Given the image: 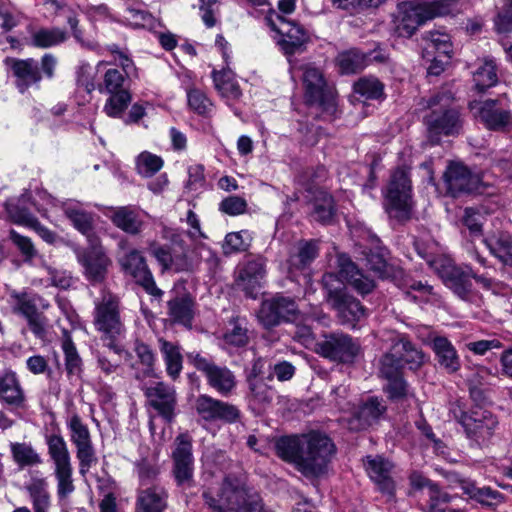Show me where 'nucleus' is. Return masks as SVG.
<instances>
[{
	"label": "nucleus",
	"instance_id": "obj_1",
	"mask_svg": "<svg viewBox=\"0 0 512 512\" xmlns=\"http://www.w3.org/2000/svg\"><path fill=\"white\" fill-rule=\"evenodd\" d=\"M275 450L278 457L295 464L305 476H318L325 471L335 453V445L326 435L312 432L280 437L275 443Z\"/></svg>",
	"mask_w": 512,
	"mask_h": 512
},
{
	"label": "nucleus",
	"instance_id": "obj_2",
	"mask_svg": "<svg viewBox=\"0 0 512 512\" xmlns=\"http://www.w3.org/2000/svg\"><path fill=\"white\" fill-rule=\"evenodd\" d=\"M93 324L95 329L101 333V340L105 342V347L108 350L118 356L129 354L122 345L117 344V341L126 333L118 296L107 293L95 302Z\"/></svg>",
	"mask_w": 512,
	"mask_h": 512
},
{
	"label": "nucleus",
	"instance_id": "obj_3",
	"mask_svg": "<svg viewBox=\"0 0 512 512\" xmlns=\"http://www.w3.org/2000/svg\"><path fill=\"white\" fill-rule=\"evenodd\" d=\"M300 70L305 103L316 108L323 119H334L338 111L335 88L327 82L323 71L314 64H303Z\"/></svg>",
	"mask_w": 512,
	"mask_h": 512
},
{
	"label": "nucleus",
	"instance_id": "obj_4",
	"mask_svg": "<svg viewBox=\"0 0 512 512\" xmlns=\"http://www.w3.org/2000/svg\"><path fill=\"white\" fill-rule=\"evenodd\" d=\"M321 283L325 291V299L336 312V317L342 325L355 328L358 323L367 318V308L346 290L336 274L325 273Z\"/></svg>",
	"mask_w": 512,
	"mask_h": 512
},
{
	"label": "nucleus",
	"instance_id": "obj_5",
	"mask_svg": "<svg viewBox=\"0 0 512 512\" xmlns=\"http://www.w3.org/2000/svg\"><path fill=\"white\" fill-rule=\"evenodd\" d=\"M450 101V95L444 93L435 95L429 101L430 112L425 115L424 123L432 145L439 144L442 136H456L462 130L461 115L456 108L449 106Z\"/></svg>",
	"mask_w": 512,
	"mask_h": 512
},
{
	"label": "nucleus",
	"instance_id": "obj_6",
	"mask_svg": "<svg viewBox=\"0 0 512 512\" xmlns=\"http://www.w3.org/2000/svg\"><path fill=\"white\" fill-rule=\"evenodd\" d=\"M45 443L53 463L57 497L59 501H64L75 491L71 455L65 439L60 433L46 434Z\"/></svg>",
	"mask_w": 512,
	"mask_h": 512
},
{
	"label": "nucleus",
	"instance_id": "obj_7",
	"mask_svg": "<svg viewBox=\"0 0 512 512\" xmlns=\"http://www.w3.org/2000/svg\"><path fill=\"white\" fill-rule=\"evenodd\" d=\"M9 304L14 314L27 321V325L35 337L41 340L45 339L47 318L44 312L50 307L48 300L33 291L13 290L9 294Z\"/></svg>",
	"mask_w": 512,
	"mask_h": 512
},
{
	"label": "nucleus",
	"instance_id": "obj_8",
	"mask_svg": "<svg viewBox=\"0 0 512 512\" xmlns=\"http://www.w3.org/2000/svg\"><path fill=\"white\" fill-rule=\"evenodd\" d=\"M412 186L408 172L397 168L390 177L384 196V208L390 218L404 222L411 218Z\"/></svg>",
	"mask_w": 512,
	"mask_h": 512
},
{
	"label": "nucleus",
	"instance_id": "obj_9",
	"mask_svg": "<svg viewBox=\"0 0 512 512\" xmlns=\"http://www.w3.org/2000/svg\"><path fill=\"white\" fill-rule=\"evenodd\" d=\"M251 494L252 491L241 479L229 475L224 478L217 496L205 490L202 498L204 503L215 512H240Z\"/></svg>",
	"mask_w": 512,
	"mask_h": 512
},
{
	"label": "nucleus",
	"instance_id": "obj_10",
	"mask_svg": "<svg viewBox=\"0 0 512 512\" xmlns=\"http://www.w3.org/2000/svg\"><path fill=\"white\" fill-rule=\"evenodd\" d=\"M97 89L102 94L110 95L104 106V111L110 117H120L131 102L126 75L116 68L105 71L103 81L98 83Z\"/></svg>",
	"mask_w": 512,
	"mask_h": 512
},
{
	"label": "nucleus",
	"instance_id": "obj_11",
	"mask_svg": "<svg viewBox=\"0 0 512 512\" xmlns=\"http://www.w3.org/2000/svg\"><path fill=\"white\" fill-rule=\"evenodd\" d=\"M187 358L199 372L204 374L207 384L211 388L224 397L232 394L236 388L237 380L229 368L219 366L211 359L196 352L188 353Z\"/></svg>",
	"mask_w": 512,
	"mask_h": 512
},
{
	"label": "nucleus",
	"instance_id": "obj_12",
	"mask_svg": "<svg viewBox=\"0 0 512 512\" xmlns=\"http://www.w3.org/2000/svg\"><path fill=\"white\" fill-rule=\"evenodd\" d=\"M443 181L446 193L453 198L471 193L482 194L486 188L479 175L461 162L452 161L447 165Z\"/></svg>",
	"mask_w": 512,
	"mask_h": 512
},
{
	"label": "nucleus",
	"instance_id": "obj_13",
	"mask_svg": "<svg viewBox=\"0 0 512 512\" xmlns=\"http://www.w3.org/2000/svg\"><path fill=\"white\" fill-rule=\"evenodd\" d=\"M458 9V0L405 1L398 5L399 15L419 26L435 17L452 14Z\"/></svg>",
	"mask_w": 512,
	"mask_h": 512
},
{
	"label": "nucleus",
	"instance_id": "obj_14",
	"mask_svg": "<svg viewBox=\"0 0 512 512\" xmlns=\"http://www.w3.org/2000/svg\"><path fill=\"white\" fill-rule=\"evenodd\" d=\"M300 310L294 298L276 294L262 302L258 319L265 328L298 320Z\"/></svg>",
	"mask_w": 512,
	"mask_h": 512
},
{
	"label": "nucleus",
	"instance_id": "obj_15",
	"mask_svg": "<svg viewBox=\"0 0 512 512\" xmlns=\"http://www.w3.org/2000/svg\"><path fill=\"white\" fill-rule=\"evenodd\" d=\"M66 425L70 432V441L76 448L79 472L85 475L97 462L89 428L77 413L67 419Z\"/></svg>",
	"mask_w": 512,
	"mask_h": 512
},
{
	"label": "nucleus",
	"instance_id": "obj_16",
	"mask_svg": "<svg viewBox=\"0 0 512 512\" xmlns=\"http://www.w3.org/2000/svg\"><path fill=\"white\" fill-rule=\"evenodd\" d=\"M469 107L487 130L500 133L512 131V111L501 106L497 100L471 102Z\"/></svg>",
	"mask_w": 512,
	"mask_h": 512
},
{
	"label": "nucleus",
	"instance_id": "obj_17",
	"mask_svg": "<svg viewBox=\"0 0 512 512\" xmlns=\"http://www.w3.org/2000/svg\"><path fill=\"white\" fill-rule=\"evenodd\" d=\"M172 451L173 476L177 486L188 488L194 482V458L192 454V439L186 434H179L174 441Z\"/></svg>",
	"mask_w": 512,
	"mask_h": 512
},
{
	"label": "nucleus",
	"instance_id": "obj_18",
	"mask_svg": "<svg viewBox=\"0 0 512 512\" xmlns=\"http://www.w3.org/2000/svg\"><path fill=\"white\" fill-rule=\"evenodd\" d=\"M195 410L199 418L206 423L233 424L241 418V411L236 405L207 394H201L196 398Z\"/></svg>",
	"mask_w": 512,
	"mask_h": 512
},
{
	"label": "nucleus",
	"instance_id": "obj_19",
	"mask_svg": "<svg viewBox=\"0 0 512 512\" xmlns=\"http://www.w3.org/2000/svg\"><path fill=\"white\" fill-rule=\"evenodd\" d=\"M317 353L327 359L351 363L360 351L359 343L345 333H330L324 335L323 340L317 343Z\"/></svg>",
	"mask_w": 512,
	"mask_h": 512
},
{
	"label": "nucleus",
	"instance_id": "obj_20",
	"mask_svg": "<svg viewBox=\"0 0 512 512\" xmlns=\"http://www.w3.org/2000/svg\"><path fill=\"white\" fill-rule=\"evenodd\" d=\"M272 30L276 31L281 39L279 45L286 55L300 53L309 41L307 31L298 23L288 20L286 16L275 14L269 19Z\"/></svg>",
	"mask_w": 512,
	"mask_h": 512
},
{
	"label": "nucleus",
	"instance_id": "obj_21",
	"mask_svg": "<svg viewBox=\"0 0 512 512\" xmlns=\"http://www.w3.org/2000/svg\"><path fill=\"white\" fill-rule=\"evenodd\" d=\"M455 417L464 428L467 437L476 442L489 439L498 423L491 412L481 408L472 410L471 413L460 411Z\"/></svg>",
	"mask_w": 512,
	"mask_h": 512
},
{
	"label": "nucleus",
	"instance_id": "obj_22",
	"mask_svg": "<svg viewBox=\"0 0 512 512\" xmlns=\"http://www.w3.org/2000/svg\"><path fill=\"white\" fill-rule=\"evenodd\" d=\"M119 263L124 272L132 276L136 283L141 285L147 293L153 296L162 295L163 292L156 286L153 275L138 250L132 249L121 256Z\"/></svg>",
	"mask_w": 512,
	"mask_h": 512
},
{
	"label": "nucleus",
	"instance_id": "obj_23",
	"mask_svg": "<svg viewBox=\"0 0 512 512\" xmlns=\"http://www.w3.org/2000/svg\"><path fill=\"white\" fill-rule=\"evenodd\" d=\"M387 415L386 401L378 396H369L363 399L349 420L351 430H365L380 421Z\"/></svg>",
	"mask_w": 512,
	"mask_h": 512
},
{
	"label": "nucleus",
	"instance_id": "obj_24",
	"mask_svg": "<svg viewBox=\"0 0 512 512\" xmlns=\"http://www.w3.org/2000/svg\"><path fill=\"white\" fill-rule=\"evenodd\" d=\"M147 403L167 422L174 418L177 404L176 391L164 382H155L142 388Z\"/></svg>",
	"mask_w": 512,
	"mask_h": 512
},
{
	"label": "nucleus",
	"instance_id": "obj_25",
	"mask_svg": "<svg viewBox=\"0 0 512 512\" xmlns=\"http://www.w3.org/2000/svg\"><path fill=\"white\" fill-rule=\"evenodd\" d=\"M4 63L14 78L16 88L22 94L32 86H38L42 80L39 64L33 58L18 59L7 57Z\"/></svg>",
	"mask_w": 512,
	"mask_h": 512
},
{
	"label": "nucleus",
	"instance_id": "obj_26",
	"mask_svg": "<svg viewBox=\"0 0 512 512\" xmlns=\"http://www.w3.org/2000/svg\"><path fill=\"white\" fill-rule=\"evenodd\" d=\"M90 244L88 249L78 255V260L84 268L86 278L93 284L101 283L107 275L110 260L98 239Z\"/></svg>",
	"mask_w": 512,
	"mask_h": 512
},
{
	"label": "nucleus",
	"instance_id": "obj_27",
	"mask_svg": "<svg viewBox=\"0 0 512 512\" xmlns=\"http://www.w3.org/2000/svg\"><path fill=\"white\" fill-rule=\"evenodd\" d=\"M169 498L166 484L138 486L134 512H165L169 507Z\"/></svg>",
	"mask_w": 512,
	"mask_h": 512
},
{
	"label": "nucleus",
	"instance_id": "obj_28",
	"mask_svg": "<svg viewBox=\"0 0 512 512\" xmlns=\"http://www.w3.org/2000/svg\"><path fill=\"white\" fill-rule=\"evenodd\" d=\"M364 466L370 479L377 486V489L389 498L394 497L395 483L392 478L393 465L382 456H367Z\"/></svg>",
	"mask_w": 512,
	"mask_h": 512
},
{
	"label": "nucleus",
	"instance_id": "obj_29",
	"mask_svg": "<svg viewBox=\"0 0 512 512\" xmlns=\"http://www.w3.org/2000/svg\"><path fill=\"white\" fill-rule=\"evenodd\" d=\"M471 275L473 270L469 266L446 263L439 268V276L444 284L462 299H466L472 291Z\"/></svg>",
	"mask_w": 512,
	"mask_h": 512
},
{
	"label": "nucleus",
	"instance_id": "obj_30",
	"mask_svg": "<svg viewBox=\"0 0 512 512\" xmlns=\"http://www.w3.org/2000/svg\"><path fill=\"white\" fill-rule=\"evenodd\" d=\"M0 402L21 409L26 406V395L15 371L5 368L0 371Z\"/></svg>",
	"mask_w": 512,
	"mask_h": 512
},
{
	"label": "nucleus",
	"instance_id": "obj_31",
	"mask_svg": "<svg viewBox=\"0 0 512 512\" xmlns=\"http://www.w3.org/2000/svg\"><path fill=\"white\" fill-rule=\"evenodd\" d=\"M266 273V259L262 256H256L248 260L239 273L237 284L246 295L256 298L258 294L259 281Z\"/></svg>",
	"mask_w": 512,
	"mask_h": 512
},
{
	"label": "nucleus",
	"instance_id": "obj_32",
	"mask_svg": "<svg viewBox=\"0 0 512 512\" xmlns=\"http://www.w3.org/2000/svg\"><path fill=\"white\" fill-rule=\"evenodd\" d=\"M339 275L359 294L366 295L375 288V282L369 278L345 255L338 257Z\"/></svg>",
	"mask_w": 512,
	"mask_h": 512
},
{
	"label": "nucleus",
	"instance_id": "obj_33",
	"mask_svg": "<svg viewBox=\"0 0 512 512\" xmlns=\"http://www.w3.org/2000/svg\"><path fill=\"white\" fill-rule=\"evenodd\" d=\"M459 488L468 498L483 507H495L504 501V495L489 486H478L474 481L466 478H458Z\"/></svg>",
	"mask_w": 512,
	"mask_h": 512
},
{
	"label": "nucleus",
	"instance_id": "obj_34",
	"mask_svg": "<svg viewBox=\"0 0 512 512\" xmlns=\"http://www.w3.org/2000/svg\"><path fill=\"white\" fill-rule=\"evenodd\" d=\"M430 345L435 354L437 365L441 369L448 374L455 373L460 369V357L450 340L443 336H435Z\"/></svg>",
	"mask_w": 512,
	"mask_h": 512
},
{
	"label": "nucleus",
	"instance_id": "obj_35",
	"mask_svg": "<svg viewBox=\"0 0 512 512\" xmlns=\"http://www.w3.org/2000/svg\"><path fill=\"white\" fill-rule=\"evenodd\" d=\"M110 219L112 223L123 232L138 235L144 227L141 211L133 206H120L111 208Z\"/></svg>",
	"mask_w": 512,
	"mask_h": 512
},
{
	"label": "nucleus",
	"instance_id": "obj_36",
	"mask_svg": "<svg viewBox=\"0 0 512 512\" xmlns=\"http://www.w3.org/2000/svg\"><path fill=\"white\" fill-rule=\"evenodd\" d=\"M310 217L321 224L333 223L336 215V205L331 194L324 190H316L309 201Z\"/></svg>",
	"mask_w": 512,
	"mask_h": 512
},
{
	"label": "nucleus",
	"instance_id": "obj_37",
	"mask_svg": "<svg viewBox=\"0 0 512 512\" xmlns=\"http://www.w3.org/2000/svg\"><path fill=\"white\" fill-rule=\"evenodd\" d=\"M392 351L405 362L411 370H417L425 361L423 351L414 345L407 336L398 335L393 339Z\"/></svg>",
	"mask_w": 512,
	"mask_h": 512
},
{
	"label": "nucleus",
	"instance_id": "obj_38",
	"mask_svg": "<svg viewBox=\"0 0 512 512\" xmlns=\"http://www.w3.org/2000/svg\"><path fill=\"white\" fill-rule=\"evenodd\" d=\"M424 41V55L429 59L432 55L443 56L447 60L451 58L452 43L450 36L442 31L431 30L422 35Z\"/></svg>",
	"mask_w": 512,
	"mask_h": 512
},
{
	"label": "nucleus",
	"instance_id": "obj_39",
	"mask_svg": "<svg viewBox=\"0 0 512 512\" xmlns=\"http://www.w3.org/2000/svg\"><path fill=\"white\" fill-rule=\"evenodd\" d=\"M158 344L166 366V372L169 377L176 380L183 368V357L180 351V346L164 338H159Z\"/></svg>",
	"mask_w": 512,
	"mask_h": 512
},
{
	"label": "nucleus",
	"instance_id": "obj_40",
	"mask_svg": "<svg viewBox=\"0 0 512 512\" xmlns=\"http://www.w3.org/2000/svg\"><path fill=\"white\" fill-rule=\"evenodd\" d=\"M65 216L71 221L75 229L85 235L89 242L98 239L93 233L94 216L78 205L68 204L64 208Z\"/></svg>",
	"mask_w": 512,
	"mask_h": 512
},
{
	"label": "nucleus",
	"instance_id": "obj_41",
	"mask_svg": "<svg viewBox=\"0 0 512 512\" xmlns=\"http://www.w3.org/2000/svg\"><path fill=\"white\" fill-rule=\"evenodd\" d=\"M168 313L174 322L191 326L194 317V300L189 294L176 296L169 300Z\"/></svg>",
	"mask_w": 512,
	"mask_h": 512
},
{
	"label": "nucleus",
	"instance_id": "obj_42",
	"mask_svg": "<svg viewBox=\"0 0 512 512\" xmlns=\"http://www.w3.org/2000/svg\"><path fill=\"white\" fill-rule=\"evenodd\" d=\"M64 354L65 371L68 377H80L83 372V360L78 353L75 343L68 331L64 330L61 342Z\"/></svg>",
	"mask_w": 512,
	"mask_h": 512
},
{
	"label": "nucleus",
	"instance_id": "obj_43",
	"mask_svg": "<svg viewBox=\"0 0 512 512\" xmlns=\"http://www.w3.org/2000/svg\"><path fill=\"white\" fill-rule=\"evenodd\" d=\"M33 512H49L51 507V496L48 491V484L44 478L33 479L27 486Z\"/></svg>",
	"mask_w": 512,
	"mask_h": 512
},
{
	"label": "nucleus",
	"instance_id": "obj_44",
	"mask_svg": "<svg viewBox=\"0 0 512 512\" xmlns=\"http://www.w3.org/2000/svg\"><path fill=\"white\" fill-rule=\"evenodd\" d=\"M68 34L59 27H41L31 34V44L37 48H50L64 43Z\"/></svg>",
	"mask_w": 512,
	"mask_h": 512
},
{
	"label": "nucleus",
	"instance_id": "obj_45",
	"mask_svg": "<svg viewBox=\"0 0 512 512\" xmlns=\"http://www.w3.org/2000/svg\"><path fill=\"white\" fill-rule=\"evenodd\" d=\"M318 252L317 240L300 241L297 245V253L290 256V267L297 270L305 269L318 256Z\"/></svg>",
	"mask_w": 512,
	"mask_h": 512
},
{
	"label": "nucleus",
	"instance_id": "obj_46",
	"mask_svg": "<svg viewBox=\"0 0 512 512\" xmlns=\"http://www.w3.org/2000/svg\"><path fill=\"white\" fill-rule=\"evenodd\" d=\"M491 254L503 264L512 266V235L500 234L497 237L482 240Z\"/></svg>",
	"mask_w": 512,
	"mask_h": 512
},
{
	"label": "nucleus",
	"instance_id": "obj_47",
	"mask_svg": "<svg viewBox=\"0 0 512 512\" xmlns=\"http://www.w3.org/2000/svg\"><path fill=\"white\" fill-rule=\"evenodd\" d=\"M11 453L15 463L21 467L37 466L42 464L41 456L36 450L28 443H11Z\"/></svg>",
	"mask_w": 512,
	"mask_h": 512
},
{
	"label": "nucleus",
	"instance_id": "obj_48",
	"mask_svg": "<svg viewBox=\"0 0 512 512\" xmlns=\"http://www.w3.org/2000/svg\"><path fill=\"white\" fill-rule=\"evenodd\" d=\"M337 64L343 74H353L366 67L364 51L353 48L337 56Z\"/></svg>",
	"mask_w": 512,
	"mask_h": 512
},
{
	"label": "nucleus",
	"instance_id": "obj_49",
	"mask_svg": "<svg viewBox=\"0 0 512 512\" xmlns=\"http://www.w3.org/2000/svg\"><path fill=\"white\" fill-rule=\"evenodd\" d=\"M473 81L478 92H484L498 82L496 65L492 60H486L473 73Z\"/></svg>",
	"mask_w": 512,
	"mask_h": 512
},
{
	"label": "nucleus",
	"instance_id": "obj_50",
	"mask_svg": "<svg viewBox=\"0 0 512 512\" xmlns=\"http://www.w3.org/2000/svg\"><path fill=\"white\" fill-rule=\"evenodd\" d=\"M379 377L388 380L403 375L402 359L394 351L385 353L379 360Z\"/></svg>",
	"mask_w": 512,
	"mask_h": 512
},
{
	"label": "nucleus",
	"instance_id": "obj_51",
	"mask_svg": "<svg viewBox=\"0 0 512 512\" xmlns=\"http://www.w3.org/2000/svg\"><path fill=\"white\" fill-rule=\"evenodd\" d=\"M25 197L24 194L18 200H7L5 209L13 223L28 227L36 217L26 207L20 205Z\"/></svg>",
	"mask_w": 512,
	"mask_h": 512
},
{
	"label": "nucleus",
	"instance_id": "obj_52",
	"mask_svg": "<svg viewBox=\"0 0 512 512\" xmlns=\"http://www.w3.org/2000/svg\"><path fill=\"white\" fill-rule=\"evenodd\" d=\"M231 329H228L224 334V341L226 344L234 347H244L249 342L247 322L245 319L236 318L230 323Z\"/></svg>",
	"mask_w": 512,
	"mask_h": 512
},
{
	"label": "nucleus",
	"instance_id": "obj_53",
	"mask_svg": "<svg viewBox=\"0 0 512 512\" xmlns=\"http://www.w3.org/2000/svg\"><path fill=\"white\" fill-rule=\"evenodd\" d=\"M383 391L386 393L388 399L393 402L402 401L408 397L414 396L403 375L386 380V384L383 386Z\"/></svg>",
	"mask_w": 512,
	"mask_h": 512
},
{
	"label": "nucleus",
	"instance_id": "obj_54",
	"mask_svg": "<svg viewBox=\"0 0 512 512\" xmlns=\"http://www.w3.org/2000/svg\"><path fill=\"white\" fill-rule=\"evenodd\" d=\"M163 166V160L152 153L142 152L136 160L137 172L144 177H151Z\"/></svg>",
	"mask_w": 512,
	"mask_h": 512
},
{
	"label": "nucleus",
	"instance_id": "obj_55",
	"mask_svg": "<svg viewBox=\"0 0 512 512\" xmlns=\"http://www.w3.org/2000/svg\"><path fill=\"white\" fill-rule=\"evenodd\" d=\"M354 91L367 99H378L383 95L384 85L375 77H363L354 84Z\"/></svg>",
	"mask_w": 512,
	"mask_h": 512
},
{
	"label": "nucleus",
	"instance_id": "obj_56",
	"mask_svg": "<svg viewBox=\"0 0 512 512\" xmlns=\"http://www.w3.org/2000/svg\"><path fill=\"white\" fill-rule=\"evenodd\" d=\"M9 240L20 252L25 262H30L37 256L38 251L29 237L11 229L9 231Z\"/></svg>",
	"mask_w": 512,
	"mask_h": 512
},
{
	"label": "nucleus",
	"instance_id": "obj_57",
	"mask_svg": "<svg viewBox=\"0 0 512 512\" xmlns=\"http://www.w3.org/2000/svg\"><path fill=\"white\" fill-rule=\"evenodd\" d=\"M250 235L248 231L228 233L224 240L223 249L225 254L246 251L250 246Z\"/></svg>",
	"mask_w": 512,
	"mask_h": 512
},
{
	"label": "nucleus",
	"instance_id": "obj_58",
	"mask_svg": "<svg viewBox=\"0 0 512 512\" xmlns=\"http://www.w3.org/2000/svg\"><path fill=\"white\" fill-rule=\"evenodd\" d=\"M250 392L252 401L261 407L269 405L275 394L262 379H254L250 382Z\"/></svg>",
	"mask_w": 512,
	"mask_h": 512
},
{
	"label": "nucleus",
	"instance_id": "obj_59",
	"mask_svg": "<svg viewBox=\"0 0 512 512\" xmlns=\"http://www.w3.org/2000/svg\"><path fill=\"white\" fill-rule=\"evenodd\" d=\"M189 107L199 115H209L213 104L210 99L199 89H190L187 92Z\"/></svg>",
	"mask_w": 512,
	"mask_h": 512
},
{
	"label": "nucleus",
	"instance_id": "obj_60",
	"mask_svg": "<svg viewBox=\"0 0 512 512\" xmlns=\"http://www.w3.org/2000/svg\"><path fill=\"white\" fill-rule=\"evenodd\" d=\"M212 78L215 88L221 93L222 96L238 99L241 96V90L235 82L225 79V74L218 71L212 72Z\"/></svg>",
	"mask_w": 512,
	"mask_h": 512
},
{
	"label": "nucleus",
	"instance_id": "obj_61",
	"mask_svg": "<svg viewBox=\"0 0 512 512\" xmlns=\"http://www.w3.org/2000/svg\"><path fill=\"white\" fill-rule=\"evenodd\" d=\"M134 352L139 362L145 367L144 372L146 375H152L156 361V355L152 348L142 341H136L134 344Z\"/></svg>",
	"mask_w": 512,
	"mask_h": 512
},
{
	"label": "nucleus",
	"instance_id": "obj_62",
	"mask_svg": "<svg viewBox=\"0 0 512 512\" xmlns=\"http://www.w3.org/2000/svg\"><path fill=\"white\" fill-rule=\"evenodd\" d=\"M482 215L473 208H466L462 217L463 225L468 229L472 238H480L482 236Z\"/></svg>",
	"mask_w": 512,
	"mask_h": 512
},
{
	"label": "nucleus",
	"instance_id": "obj_63",
	"mask_svg": "<svg viewBox=\"0 0 512 512\" xmlns=\"http://www.w3.org/2000/svg\"><path fill=\"white\" fill-rule=\"evenodd\" d=\"M137 472L139 478V486H156L157 484H163L159 479V468L146 461H142L137 465Z\"/></svg>",
	"mask_w": 512,
	"mask_h": 512
},
{
	"label": "nucleus",
	"instance_id": "obj_64",
	"mask_svg": "<svg viewBox=\"0 0 512 512\" xmlns=\"http://www.w3.org/2000/svg\"><path fill=\"white\" fill-rule=\"evenodd\" d=\"M495 29L499 33L512 31V0L505 3L494 19Z\"/></svg>",
	"mask_w": 512,
	"mask_h": 512
}]
</instances>
